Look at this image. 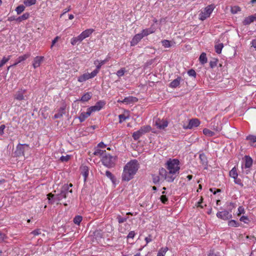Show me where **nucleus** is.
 Returning a JSON list of instances; mask_svg holds the SVG:
<instances>
[{
	"mask_svg": "<svg viewBox=\"0 0 256 256\" xmlns=\"http://www.w3.org/2000/svg\"><path fill=\"white\" fill-rule=\"evenodd\" d=\"M150 126H146L142 127L137 132H138V134H140V136H142L144 134L150 132Z\"/></svg>",
	"mask_w": 256,
	"mask_h": 256,
	"instance_id": "23",
	"label": "nucleus"
},
{
	"mask_svg": "<svg viewBox=\"0 0 256 256\" xmlns=\"http://www.w3.org/2000/svg\"><path fill=\"white\" fill-rule=\"evenodd\" d=\"M240 10V8L238 6H234L231 8V12L233 14H236Z\"/></svg>",
	"mask_w": 256,
	"mask_h": 256,
	"instance_id": "47",
	"label": "nucleus"
},
{
	"mask_svg": "<svg viewBox=\"0 0 256 256\" xmlns=\"http://www.w3.org/2000/svg\"><path fill=\"white\" fill-rule=\"evenodd\" d=\"M81 173L84 178V181L85 182L88 175V168L87 166H84L81 168Z\"/></svg>",
	"mask_w": 256,
	"mask_h": 256,
	"instance_id": "28",
	"label": "nucleus"
},
{
	"mask_svg": "<svg viewBox=\"0 0 256 256\" xmlns=\"http://www.w3.org/2000/svg\"><path fill=\"white\" fill-rule=\"evenodd\" d=\"M106 152V151L102 150L100 149H96L94 152V154L95 156H102Z\"/></svg>",
	"mask_w": 256,
	"mask_h": 256,
	"instance_id": "45",
	"label": "nucleus"
},
{
	"mask_svg": "<svg viewBox=\"0 0 256 256\" xmlns=\"http://www.w3.org/2000/svg\"><path fill=\"white\" fill-rule=\"evenodd\" d=\"M32 234L34 236H38L41 234V231L40 229L32 231Z\"/></svg>",
	"mask_w": 256,
	"mask_h": 256,
	"instance_id": "61",
	"label": "nucleus"
},
{
	"mask_svg": "<svg viewBox=\"0 0 256 256\" xmlns=\"http://www.w3.org/2000/svg\"><path fill=\"white\" fill-rule=\"evenodd\" d=\"M160 200L162 203L165 204L168 201V198L164 194L160 196Z\"/></svg>",
	"mask_w": 256,
	"mask_h": 256,
	"instance_id": "60",
	"label": "nucleus"
},
{
	"mask_svg": "<svg viewBox=\"0 0 256 256\" xmlns=\"http://www.w3.org/2000/svg\"><path fill=\"white\" fill-rule=\"evenodd\" d=\"M244 213V209L242 206H239L238 208V216H240L242 214Z\"/></svg>",
	"mask_w": 256,
	"mask_h": 256,
	"instance_id": "58",
	"label": "nucleus"
},
{
	"mask_svg": "<svg viewBox=\"0 0 256 256\" xmlns=\"http://www.w3.org/2000/svg\"><path fill=\"white\" fill-rule=\"evenodd\" d=\"M214 6L213 4H210L207 6L202 10L199 14V18L202 20H204L210 17V14L214 10Z\"/></svg>",
	"mask_w": 256,
	"mask_h": 256,
	"instance_id": "5",
	"label": "nucleus"
},
{
	"mask_svg": "<svg viewBox=\"0 0 256 256\" xmlns=\"http://www.w3.org/2000/svg\"><path fill=\"white\" fill-rule=\"evenodd\" d=\"M159 174L162 178L166 180L167 182H171L174 180V176L170 174L164 168H161L159 170Z\"/></svg>",
	"mask_w": 256,
	"mask_h": 256,
	"instance_id": "7",
	"label": "nucleus"
},
{
	"mask_svg": "<svg viewBox=\"0 0 256 256\" xmlns=\"http://www.w3.org/2000/svg\"><path fill=\"white\" fill-rule=\"evenodd\" d=\"M30 56V54H24L23 56H20L16 59V62L13 65H12V66H16L18 64L21 62L22 61L25 60L26 59L28 58Z\"/></svg>",
	"mask_w": 256,
	"mask_h": 256,
	"instance_id": "16",
	"label": "nucleus"
},
{
	"mask_svg": "<svg viewBox=\"0 0 256 256\" xmlns=\"http://www.w3.org/2000/svg\"><path fill=\"white\" fill-rule=\"evenodd\" d=\"M36 2V0H24V4L26 6H30L34 4Z\"/></svg>",
	"mask_w": 256,
	"mask_h": 256,
	"instance_id": "39",
	"label": "nucleus"
},
{
	"mask_svg": "<svg viewBox=\"0 0 256 256\" xmlns=\"http://www.w3.org/2000/svg\"><path fill=\"white\" fill-rule=\"evenodd\" d=\"M150 126H146L142 127L137 132H138V134H140V136H142L144 134L150 132Z\"/></svg>",
	"mask_w": 256,
	"mask_h": 256,
	"instance_id": "24",
	"label": "nucleus"
},
{
	"mask_svg": "<svg viewBox=\"0 0 256 256\" xmlns=\"http://www.w3.org/2000/svg\"><path fill=\"white\" fill-rule=\"evenodd\" d=\"M235 208V204L232 202H230L228 206V211L231 213L232 210Z\"/></svg>",
	"mask_w": 256,
	"mask_h": 256,
	"instance_id": "53",
	"label": "nucleus"
},
{
	"mask_svg": "<svg viewBox=\"0 0 256 256\" xmlns=\"http://www.w3.org/2000/svg\"><path fill=\"white\" fill-rule=\"evenodd\" d=\"M246 140L249 141L251 146L256 147V136L250 135L246 138Z\"/></svg>",
	"mask_w": 256,
	"mask_h": 256,
	"instance_id": "20",
	"label": "nucleus"
},
{
	"mask_svg": "<svg viewBox=\"0 0 256 256\" xmlns=\"http://www.w3.org/2000/svg\"><path fill=\"white\" fill-rule=\"evenodd\" d=\"M208 256H220L217 254H216L213 250H210L208 254Z\"/></svg>",
	"mask_w": 256,
	"mask_h": 256,
	"instance_id": "64",
	"label": "nucleus"
},
{
	"mask_svg": "<svg viewBox=\"0 0 256 256\" xmlns=\"http://www.w3.org/2000/svg\"><path fill=\"white\" fill-rule=\"evenodd\" d=\"M72 184H64L61 188L60 192V194L54 195L52 193L48 194V198L49 202L54 203L56 201H60L63 198H70L72 196V189L70 188L72 187Z\"/></svg>",
	"mask_w": 256,
	"mask_h": 256,
	"instance_id": "2",
	"label": "nucleus"
},
{
	"mask_svg": "<svg viewBox=\"0 0 256 256\" xmlns=\"http://www.w3.org/2000/svg\"><path fill=\"white\" fill-rule=\"evenodd\" d=\"M11 56H8L7 58L4 56L0 61V66H2L6 62H7L10 58Z\"/></svg>",
	"mask_w": 256,
	"mask_h": 256,
	"instance_id": "40",
	"label": "nucleus"
},
{
	"mask_svg": "<svg viewBox=\"0 0 256 256\" xmlns=\"http://www.w3.org/2000/svg\"><path fill=\"white\" fill-rule=\"evenodd\" d=\"M179 163L178 160L176 159L170 160L166 162V168L170 174L174 176V179L179 174L180 169Z\"/></svg>",
	"mask_w": 256,
	"mask_h": 256,
	"instance_id": "3",
	"label": "nucleus"
},
{
	"mask_svg": "<svg viewBox=\"0 0 256 256\" xmlns=\"http://www.w3.org/2000/svg\"><path fill=\"white\" fill-rule=\"evenodd\" d=\"M126 72V69L124 68H122L117 72L116 75L119 77L122 76L124 75Z\"/></svg>",
	"mask_w": 256,
	"mask_h": 256,
	"instance_id": "48",
	"label": "nucleus"
},
{
	"mask_svg": "<svg viewBox=\"0 0 256 256\" xmlns=\"http://www.w3.org/2000/svg\"><path fill=\"white\" fill-rule=\"evenodd\" d=\"M135 236V232L134 231H131L129 232V234H128V236H127V238H134V236Z\"/></svg>",
	"mask_w": 256,
	"mask_h": 256,
	"instance_id": "63",
	"label": "nucleus"
},
{
	"mask_svg": "<svg viewBox=\"0 0 256 256\" xmlns=\"http://www.w3.org/2000/svg\"><path fill=\"white\" fill-rule=\"evenodd\" d=\"M91 114L90 111L88 109L86 112H82L80 114L78 117V119L80 122H84L87 118H88Z\"/></svg>",
	"mask_w": 256,
	"mask_h": 256,
	"instance_id": "18",
	"label": "nucleus"
},
{
	"mask_svg": "<svg viewBox=\"0 0 256 256\" xmlns=\"http://www.w3.org/2000/svg\"><path fill=\"white\" fill-rule=\"evenodd\" d=\"M199 158L200 160L201 163L203 165L207 164V163H208L207 158H206V156H205V154H200L199 156Z\"/></svg>",
	"mask_w": 256,
	"mask_h": 256,
	"instance_id": "33",
	"label": "nucleus"
},
{
	"mask_svg": "<svg viewBox=\"0 0 256 256\" xmlns=\"http://www.w3.org/2000/svg\"><path fill=\"white\" fill-rule=\"evenodd\" d=\"M44 59V56H37L36 58H34L33 63H32V66L34 68H36L40 66L42 62H43Z\"/></svg>",
	"mask_w": 256,
	"mask_h": 256,
	"instance_id": "12",
	"label": "nucleus"
},
{
	"mask_svg": "<svg viewBox=\"0 0 256 256\" xmlns=\"http://www.w3.org/2000/svg\"><path fill=\"white\" fill-rule=\"evenodd\" d=\"M240 220L241 222H244L245 224H248L249 222V220H248V218L247 216H242L240 218Z\"/></svg>",
	"mask_w": 256,
	"mask_h": 256,
	"instance_id": "56",
	"label": "nucleus"
},
{
	"mask_svg": "<svg viewBox=\"0 0 256 256\" xmlns=\"http://www.w3.org/2000/svg\"><path fill=\"white\" fill-rule=\"evenodd\" d=\"M168 250L167 247L162 248L158 251L157 256H164Z\"/></svg>",
	"mask_w": 256,
	"mask_h": 256,
	"instance_id": "37",
	"label": "nucleus"
},
{
	"mask_svg": "<svg viewBox=\"0 0 256 256\" xmlns=\"http://www.w3.org/2000/svg\"><path fill=\"white\" fill-rule=\"evenodd\" d=\"M228 225L230 226L238 227L239 226V224L234 220H231L228 222Z\"/></svg>",
	"mask_w": 256,
	"mask_h": 256,
	"instance_id": "44",
	"label": "nucleus"
},
{
	"mask_svg": "<svg viewBox=\"0 0 256 256\" xmlns=\"http://www.w3.org/2000/svg\"><path fill=\"white\" fill-rule=\"evenodd\" d=\"M152 180H153V182L155 184H156L160 182V178L159 176L154 175L152 176Z\"/></svg>",
	"mask_w": 256,
	"mask_h": 256,
	"instance_id": "55",
	"label": "nucleus"
},
{
	"mask_svg": "<svg viewBox=\"0 0 256 256\" xmlns=\"http://www.w3.org/2000/svg\"><path fill=\"white\" fill-rule=\"evenodd\" d=\"M70 155H66V156H62L60 158V160L62 162H66L70 160Z\"/></svg>",
	"mask_w": 256,
	"mask_h": 256,
	"instance_id": "49",
	"label": "nucleus"
},
{
	"mask_svg": "<svg viewBox=\"0 0 256 256\" xmlns=\"http://www.w3.org/2000/svg\"><path fill=\"white\" fill-rule=\"evenodd\" d=\"M137 160H134L128 162L124 166L122 176V180L128 182L133 178L139 168Z\"/></svg>",
	"mask_w": 256,
	"mask_h": 256,
	"instance_id": "1",
	"label": "nucleus"
},
{
	"mask_svg": "<svg viewBox=\"0 0 256 256\" xmlns=\"http://www.w3.org/2000/svg\"><path fill=\"white\" fill-rule=\"evenodd\" d=\"M98 72L99 70H98L97 69H96L94 70H93L91 73L89 74L90 78H94Z\"/></svg>",
	"mask_w": 256,
	"mask_h": 256,
	"instance_id": "50",
	"label": "nucleus"
},
{
	"mask_svg": "<svg viewBox=\"0 0 256 256\" xmlns=\"http://www.w3.org/2000/svg\"><path fill=\"white\" fill-rule=\"evenodd\" d=\"M127 218H122L120 216L117 217L118 222L120 224H122L125 222L127 220Z\"/></svg>",
	"mask_w": 256,
	"mask_h": 256,
	"instance_id": "54",
	"label": "nucleus"
},
{
	"mask_svg": "<svg viewBox=\"0 0 256 256\" xmlns=\"http://www.w3.org/2000/svg\"><path fill=\"white\" fill-rule=\"evenodd\" d=\"M244 160V163L242 166V172L248 174L250 172V168L252 166L253 160L249 156H245Z\"/></svg>",
	"mask_w": 256,
	"mask_h": 256,
	"instance_id": "4",
	"label": "nucleus"
},
{
	"mask_svg": "<svg viewBox=\"0 0 256 256\" xmlns=\"http://www.w3.org/2000/svg\"><path fill=\"white\" fill-rule=\"evenodd\" d=\"M200 124V122L198 119L194 118L190 120L188 126H184L183 128L184 129H191L194 127L198 126Z\"/></svg>",
	"mask_w": 256,
	"mask_h": 256,
	"instance_id": "9",
	"label": "nucleus"
},
{
	"mask_svg": "<svg viewBox=\"0 0 256 256\" xmlns=\"http://www.w3.org/2000/svg\"><path fill=\"white\" fill-rule=\"evenodd\" d=\"M188 74L190 76H196V72L194 70H192V69L189 70L188 72Z\"/></svg>",
	"mask_w": 256,
	"mask_h": 256,
	"instance_id": "59",
	"label": "nucleus"
},
{
	"mask_svg": "<svg viewBox=\"0 0 256 256\" xmlns=\"http://www.w3.org/2000/svg\"><path fill=\"white\" fill-rule=\"evenodd\" d=\"M140 136H141L137 131L134 132L132 134V137L134 140H138Z\"/></svg>",
	"mask_w": 256,
	"mask_h": 256,
	"instance_id": "57",
	"label": "nucleus"
},
{
	"mask_svg": "<svg viewBox=\"0 0 256 256\" xmlns=\"http://www.w3.org/2000/svg\"><path fill=\"white\" fill-rule=\"evenodd\" d=\"M116 158L110 154H106L102 158V162L104 165L108 168H112L114 166Z\"/></svg>",
	"mask_w": 256,
	"mask_h": 256,
	"instance_id": "6",
	"label": "nucleus"
},
{
	"mask_svg": "<svg viewBox=\"0 0 256 256\" xmlns=\"http://www.w3.org/2000/svg\"><path fill=\"white\" fill-rule=\"evenodd\" d=\"M156 30V28L153 26H152L150 28H146L144 30H143L142 32V34L143 36H147L148 35L152 34Z\"/></svg>",
	"mask_w": 256,
	"mask_h": 256,
	"instance_id": "19",
	"label": "nucleus"
},
{
	"mask_svg": "<svg viewBox=\"0 0 256 256\" xmlns=\"http://www.w3.org/2000/svg\"><path fill=\"white\" fill-rule=\"evenodd\" d=\"M155 125L156 126L157 128L159 129H164L168 126V123L167 121L165 120L158 118L155 121Z\"/></svg>",
	"mask_w": 256,
	"mask_h": 256,
	"instance_id": "11",
	"label": "nucleus"
},
{
	"mask_svg": "<svg viewBox=\"0 0 256 256\" xmlns=\"http://www.w3.org/2000/svg\"><path fill=\"white\" fill-rule=\"evenodd\" d=\"M199 60L200 64H204L207 62L208 60L206 56V54L202 52L200 56Z\"/></svg>",
	"mask_w": 256,
	"mask_h": 256,
	"instance_id": "31",
	"label": "nucleus"
},
{
	"mask_svg": "<svg viewBox=\"0 0 256 256\" xmlns=\"http://www.w3.org/2000/svg\"><path fill=\"white\" fill-rule=\"evenodd\" d=\"M223 47L224 44L222 43L216 44L214 46L216 52L218 54H220Z\"/></svg>",
	"mask_w": 256,
	"mask_h": 256,
	"instance_id": "36",
	"label": "nucleus"
},
{
	"mask_svg": "<svg viewBox=\"0 0 256 256\" xmlns=\"http://www.w3.org/2000/svg\"><path fill=\"white\" fill-rule=\"evenodd\" d=\"M64 114V108H60L57 114H56L54 116V118H58L62 116Z\"/></svg>",
	"mask_w": 256,
	"mask_h": 256,
	"instance_id": "35",
	"label": "nucleus"
},
{
	"mask_svg": "<svg viewBox=\"0 0 256 256\" xmlns=\"http://www.w3.org/2000/svg\"><path fill=\"white\" fill-rule=\"evenodd\" d=\"M108 62V60L106 59L103 60L99 61L98 60H96L94 62V64L96 65V69L98 70H100L102 66Z\"/></svg>",
	"mask_w": 256,
	"mask_h": 256,
	"instance_id": "27",
	"label": "nucleus"
},
{
	"mask_svg": "<svg viewBox=\"0 0 256 256\" xmlns=\"http://www.w3.org/2000/svg\"><path fill=\"white\" fill-rule=\"evenodd\" d=\"M94 32V30L92 28L86 29V30L82 32L80 34L82 36L84 39L88 38Z\"/></svg>",
	"mask_w": 256,
	"mask_h": 256,
	"instance_id": "21",
	"label": "nucleus"
},
{
	"mask_svg": "<svg viewBox=\"0 0 256 256\" xmlns=\"http://www.w3.org/2000/svg\"><path fill=\"white\" fill-rule=\"evenodd\" d=\"M230 176L233 178H237L238 176V174L237 173L236 169V167L233 168L231 170L230 172Z\"/></svg>",
	"mask_w": 256,
	"mask_h": 256,
	"instance_id": "32",
	"label": "nucleus"
},
{
	"mask_svg": "<svg viewBox=\"0 0 256 256\" xmlns=\"http://www.w3.org/2000/svg\"><path fill=\"white\" fill-rule=\"evenodd\" d=\"M28 17H29L28 13H25L20 16V18H21V19H22V20L28 19Z\"/></svg>",
	"mask_w": 256,
	"mask_h": 256,
	"instance_id": "62",
	"label": "nucleus"
},
{
	"mask_svg": "<svg viewBox=\"0 0 256 256\" xmlns=\"http://www.w3.org/2000/svg\"><path fill=\"white\" fill-rule=\"evenodd\" d=\"M150 126H146L142 127L137 132H138V134H140V136H142L144 134L150 132Z\"/></svg>",
	"mask_w": 256,
	"mask_h": 256,
	"instance_id": "26",
	"label": "nucleus"
},
{
	"mask_svg": "<svg viewBox=\"0 0 256 256\" xmlns=\"http://www.w3.org/2000/svg\"><path fill=\"white\" fill-rule=\"evenodd\" d=\"M84 39L80 34L76 37L72 38L70 40V43L72 45L74 46L78 43H80L82 42Z\"/></svg>",
	"mask_w": 256,
	"mask_h": 256,
	"instance_id": "17",
	"label": "nucleus"
},
{
	"mask_svg": "<svg viewBox=\"0 0 256 256\" xmlns=\"http://www.w3.org/2000/svg\"><path fill=\"white\" fill-rule=\"evenodd\" d=\"M92 98V94L90 92H87L84 94L80 100L84 102L88 101Z\"/></svg>",
	"mask_w": 256,
	"mask_h": 256,
	"instance_id": "34",
	"label": "nucleus"
},
{
	"mask_svg": "<svg viewBox=\"0 0 256 256\" xmlns=\"http://www.w3.org/2000/svg\"><path fill=\"white\" fill-rule=\"evenodd\" d=\"M254 22V18L252 16V15L248 16V17H246L244 18V20L242 21V24L244 25H248L250 24L251 23L253 22Z\"/></svg>",
	"mask_w": 256,
	"mask_h": 256,
	"instance_id": "29",
	"label": "nucleus"
},
{
	"mask_svg": "<svg viewBox=\"0 0 256 256\" xmlns=\"http://www.w3.org/2000/svg\"><path fill=\"white\" fill-rule=\"evenodd\" d=\"M162 44L164 48H170L171 46L170 42L168 40H162Z\"/></svg>",
	"mask_w": 256,
	"mask_h": 256,
	"instance_id": "46",
	"label": "nucleus"
},
{
	"mask_svg": "<svg viewBox=\"0 0 256 256\" xmlns=\"http://www.w3.org/2000/svg\"><path fill=\"white\" fill-rule=\"evenodd\" d=\"M150 126H146L142 127L137 132H138V134H140V136H142L144 134L150 132Z\"/></svg>",
	"mask_w": 256,
	"mask_h": 256,
	"instance_id": "25",
	"label": "nucleus"
},
{
	"mask_svg": "<svg viewBox=\"0 0 256 256\" xmlns=\"http://www.w3.org/2000/svg\"><path fill=\"white\" fill-rule=\"evenodd\" d=\"M203 133L204 134V135L208 136H212L214 135V132L208 128H204L203 130Z\"/></svg>",
	"mask_w": 256,
	"mask_h": 256,
	"instance_id": "38",
	"label": "nucleus"
},
{
	"mask_svg": "<svg viewBox=\"0 0 256 256\" xmlns=\"http://www.w3.org/2000/svg\"><path fill=\"white\" fill-rule=\"evenodd\" d=\"M181 80L180 77H178L176 79L172 80L170 84V86L172 88H176L180 85V81Z\"/></svg>",
	"mask_w": 256,
	"mask_h": 256,
	"instance_id": "22",
	"label": "nucleus"
},
{
	"mask_svg": "<svg viewBox=\"0 0 256 256\" xmlns=\"http://www.w3.org/2000/svg\"><path fill=\"white\" fill-rule=\"evenodd\" d=\"M104 105L105 102H104L100 101L97 102L94 106L90 107L88 109L90 111V112L92 113L93 112L100 110Z\"/></svg>",
	"mask_w": 256,
	"mask_h": 256,
	"instance_id": "10",
	"label": "nucleus"
},
{
	"mask_svg": "<svg viewBox=\"0 0 256 256\" xmlns=\"http://www.w3.org/2000/svg\"><path fill=\"white\" fill-rule=\"evenodd\" d=\"M106 176L109 178L112 182H114L115 178L114 176L112 174V172L108 170H106Z\"/></svg>",
	"mask_w": 256,
	"mask_h": 256,
	"instance_id": "41",
	"label": "nucleus"
},
{
	"mask_svg": "<svg viewBox=\"0 0 256 256\" xmlns=\"http://www.w3.org/2000/svg\"><path fill=\"white\" fill-rule=\"evenodd\" d=\"M119 119H120V122L122 123V122L126 120L127 118H128V116H125L124 114H120L118 116Z\"/></svg>",
	"mask_w": 256,
	"mask_h": 256,
	"instance_id": "51",
	"label": "nucleus"
},
{
	"mask_svg": "<svg viewBox=\"0 0 256 256\" xmlns=\"http://www.w3.org/2000/svg\"><path fill=\"white\" fill-rule=\"evenodd\" d=\"M143 38L144 36L142 33L136 34L131 41V45L134 46L136 44Z\"/></svg>",
	"mask_w": 256,
	"mask_h": 256,
	"instance_id": "15",
	"label": "nucleus"
},
{
	"mask_svg": "<svg viewBox=\"0 0 256 256\" xmlns=\"http://www.w3.org/2000/svg\"><path fill=\"white\" fill-rule=\"evenodd\" d=\"M26 92V90L24 89H20L19 90H18L16 94L14 95V98L18 100H21L24 99L25 96L24 94Z\"/></svg>",
	"mask_w": 256,
	"mask_h": 256,
	"instance_id": "13",
	"label": "nucleus"
},
{
	"mask_svg": "<svg viewBox=\"0 0 256 256\" xmlns=\"http://www.w3.org/2000/svg\"><path fill=\"white\" fill-rule=\"evenodd\" d=\"M25 7L23 5H20L18 7H16V10L18 14H21L23 11H24Z\"/></svg>",
	"mask_w": 256,
	"mask_h": 256,
	"instance_id": "42",
	"label": "nucleus"
},
{
	"mask_svg": "<svg viewBox=\"0 0 256 256\" xmlns=\"http://www.w3.org/2000/svg\"><path fill=\"white\" fill-rule=\"evenodd\" d=\"M138 100L134 96H128L122 100H118V102L125 103L126 104H130L138 102Z\"/></svg>",
	"mask_w": 256,
	"mask_h": 256,
	"instance_id": "14",
	"label": "nucleus"
},
{
	"mask_svg": "<svg viewBox=\"0 0 256 256\" xmlns=\"http://www.w3.org/2000/svg\"><path fill=\"white\" fill-rule=\"evenodd\" d=\"M82 220V217L80 216H77L74 218V222L76 224H80Z\"/></svg>",
	"mask_w": 256,
	"mask_h": 256,
	"instance_id": "43",
	"label": "nucleus"
},
{
	"mask_svg": "<svg viewBox=\"0 0 256 256\" xmlns=\"http://www.w3.org/2000/svg\"><path fill=\"white\" fill-rule=\"evenodd\" d=\"M90 79L89 73H85L78 78V81L82 82Z\"/></svg>",
	"mask_w": 256,
	"mask_h": 256,
	"instance_id": "30",
	"label": "nucleus"
},
{
	"mask_svg": "<svg viewBox=\"0 0 256 256\" xmlns=\"http://www.w3.org/2000/svg\"><path fill=\"white\" fill-rule=\"evenodd\" d=\"M216 216L223 220H228L232 218V214L228 210H224L222 212H218L216 214Z\"/></svg>",
	"mask_w": 256,
	"mask_h": 256,
	"instance_id": "8",
	"label": "nucleus"
},
{
	"mask_svg": "<svg viewBox=\"0 0 256 256\" xmlns=\"http://www.w3.org/2000/svg\"><path fill=\"white\" fill-rule=\"evenodd\" d=\"M234 182L236 184L240 185L242 187L244 186V184H243L242 182V180L240 178H234Z\"/></svg>",
	"mask_w": 256,
	"mask_h": 256,
	"instance_id": "52",
	"label": "nucleus"
}]
</instances>
